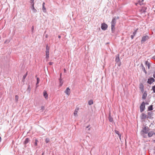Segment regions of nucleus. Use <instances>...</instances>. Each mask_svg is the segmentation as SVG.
Masks as SVG:
<instances>
[{"instance_id": "f257e3e1", "label": "nucleus", "mask_w": 155, "mask_h": 155, "mask_svg": "<svg viewBox=\"0 0 155 155\" xmlns=\"http://www.w3.org/2000/svg\"><path fill=\"white\" fill-rule=\"evenodd\" d=\"M119 18L118 16L114 17L112 19L111 21V25L115 26L116 23V21L117 19H119Z\"/></svg>"}, {"instance_id": "f03ea898", "label": "nucleus", "mask_w": 155, "mask_h": 155, "mask_svg": "<svg viewBox=\"0 0 155 155\" xmlns=\"http://www.w3.org/2000/svg\"><path fill=\"white\" fill-rule=\"evenodd\" d=\"M145 108V105L144 102H143L141 104L140 106V111L141 112H142L144 110Z\"/></svg>"}, {"instance_id": "7ed1b4c3", "label": "nucleus", "mask_w": 155, "mask_h": 155, "mask_svg": "<svg viewBox=\"0 0 155 155\" xmlns=\"http://www.w3.org/2000/svg\"><path fill=\"white\" fill-rule=\"evenodd\" d=\"M148 127H145L143 128V130L141 131V133H145L147 134L148 133Z\"/></svg>"}, {"instance_id": "20e7f679", "label": "nucleus", "mask_w": 155, "mask_h": 155, "mask_svg": "<svg viewBox=\"0 0 155 155\" xmlns=\"http://www.w3.org/2000/svg\"><path fill=\"white\" fill-rule=\"evenodd\" d=\"M149 39V37L147 35H146L143 37L142 38L141 42L143 43Z\"/></svg>"}, {"instance_id": "39448f33", "label": "nucleus", "mask_w": 155, "mask_h": 155, "mask_svg": "<svg viewBox=\"0 0 155 155\" xmlns=\"http://www.w3.org/2000/svg\"><path fill=\"white\" fill-rule=\"evenodd\" d=\"M107 25L105 23L101 24V28L103 30H105L107 28Z\"/></svg>"}, {"instance_id": "423d86ee", "label": "nucleus", "mask_w": 155, "mask_h": 155, "mask_svg": "<svg viewBox=\"0 0 155 155\" xmlns=\"http://www.w3.org/2000/svg\"><path fill=\"white\" fill-rule=\"evenodd\" d=\"M155 80L153 78H151L149 79H148L147 81V83L149 84H152L153 82L155 81Z\"/></svg>"}, {"instance_id": "0eeeda50", "label": "nucleus", "mask_w": 155, "mask_h": 155, "mask_svg": "<svg viewBox=\"0 0 155 155\" xmlns=\"http://www.w3.org/2000/svg\"><path fill=\"white\" fill-rule=\"evenodd\" d=\"M64 93L68 95H69L70 93V90L69 87H67L64 91Z\"/></svg>"}, {"instance_id": "6e6552de", "label": "nucleus", "mask_w": 155, "mask_h": 155, "mask_svg": "<svg viewBox=\"0 0 155 155\" xmlns=\"http://www.w3.org/2000/svg\"><path fill=\"white\" fill-rule=\"evenodd\" d=\"M140 118L142 120H144L147 118V116L144 113H142L140 116Z\"/></svg>"}, {"instance_id": "1a4fd4ad", "label": "nucleus", "mask_w": 155, "mask_h": 155, "mask_svg": "<svg viewBox=\"0 0 155 155\" xmlns=\"http://www.w3.org/2000/svg\"><path fill=\"white\" fill-rule=\"evenodd\" d=\"M148 116H147V118H150L153 115V112L152 111L149 112L147 113Z\"/></svg>"}, {"instance_id": "9d476101", "label": "nucleus", "mask_w": 155, "mask_h": 155, "mask_svg": "<svg viewBox=\"0 0 155 155\" xmlns=\"http://www.w3.org/2000/svg\"><path fill=\"white\" fill-rule=\"evenodd\" d=\"M139 87L141 91L143 92L144 91V86L143 84H142L141 83L140 84Z\"/></svg>"}, {"instance_id": "9b49d317", "label": "nucleus", "mask_w": 155, "mask_h": 155, "mask_svg": "<svg viewBox=\"0 0 155 155\" xmlns=\"http://www.w3.org/2000/svg\"><path fill=\"white\" fill-rule=\"evenodd\" d=\"M45 2H43L42 4V10L44 12H46V9L45 7Z\"/></svg>"}, {"instance_id": "f8f14e48", "label": "nucleus", "mask_w": 155, "mask_h": 155, "mask_svg": "<svg viewBox=\"0 0 155 155\" xmlns=\"http://www.w3.org/2000/svg\"><path fill=\"white\" fill-rule=\"evenodd\" d=\"M48 94L47 93L46 91H44L43 92V96L46 99H48Z\"/></svg>"}, {"instance_id": "ddd939ff", "label": "nucleus", "mask_w": 155, "mask_h": 155, "mask_svg": "<svg viewBox=\"0 0 155 155\" xmlns=\"http://www.w3.org/2000/svg\"><path fill=\"white\" fill-rule=\"evenodd\" d=\"M78 110H79L78 108H76L75 109L74 111V115L75 116H77V113H78Z\"/></svg>"}, {"instance_id": "4468645a", "label": "nucleus", "mask_w": 155, "mask_h": 155, "mask_svg": "<svg viewBox=\"0 0 155 155\" xmlns=\"http://www.w3.org/2000/svg\"><path fill=\"white\" fill-rule=\"evenodd\" d=\"M31 8L32 9L33 11V12L34 13H36L37 12V11L36 9H35V7H34V4H32Z\"/></svg>"}, {"instance_id": "2eb2a0df", "label": "nucleus", "mask_w": 155, "mask_h": 155, "mask_svg": "<svg viewBox=\"0 0 155 155\" xmlns=\"http://www.w3.org/2000/svg\"><path fill=\"white\" fill-rule=\"evenodd\" d=\"M147 94L146 92H144L142 98L143 99L145 100L146 99L147 96Z\"/></svg>"}, {"instance_id": "dca6fc26", "label": "nucleus", "mask_w": 155, "mask_h": 155, "mask_svg": "<svg viewBox=\"0 0 155 155\" xmlns=\"http://www.w3.org/2000/svg\"><path fill=\"white\" fill-rule=\"evenodd\" d=\"M119 61H120L119 55L118 54L116 56L115 61L117 62H118Z\"/></svg>"}, {"instance_id": "f3484780", "label": "nucleus", "mask_w": 155, "mask_h": 155, "mask_svg": "<svg viewBox=\"0 0 155 155\" xmlns=\"http://www.w3.org/2000/svg\"><path fill=\"white\" fill-rule=\"evenodd\" d=\"M29 141H30V140L28 138H26L25 139V141L24 142V144H27L28 142H29Z\"/></svg>"}, {"instance_id": "a211bd4d", "label": "nucleus", "mask_w": 155, "mask_h": 155, "mask_svg": "<svg viewBox=\"0 0 155 155\" xmlns=\"http://www.w3.org/2000/svg\"><path fill=\"white\" fill-rule=\"evenodd\" d=\"M46 58H48L49 57V51H46Z\"/></svg>"}, {"instance_id": "6ab92c4d", "label": "nucleus", "mask_w": 155, "mask_h": 155, "mask_svg": "<svg viewBox=\"0 0 155 155\" xmlns=\"http://www.w3.org/2000/svg\"><path fill=\"white\" fill-rule=\"evenodd\" d=\"M143 0H141V1H139L138 3L136 4V5H137L138 4H140V5H142L143 4Z\"/></svg>"}, {"instance_id": "aec40b11", "label": "nucleus", "mask_w": 155, "mask_h": 155, "mask_svg": "<svg viewBox=\"0 0 155 155\" xmlns=\"http://www.w3.org/2000/svg\"><path fill=\"white\" fill-rule=\"evenodd\" d=\"M148 110L151 111L153 110V106L152 105H151L148 107Z\"/></svg>"}, {"instance_id": "412c9836", "label": "nucleus", "mask_w": 155, "mask_h": 155, "mask_svg": "<svg viewBox=\"0 0 155 155\" xmlns=\"http://www.w3.org/2000/svg\"><path fill=\"white\" fill-rule=\"evenodd\" d=\"M61 74L60 78L59 79V80L60 81V86H61L63 84V82L62 81V80L61 79Z\"/></svg>"}, {"instance_id": "4be33fe9", "label": "nucleus", "mask_w": 155, "mask_h": 155, "mask_svg": "<svg viewBox=\"0 0 155 155\" xmlns=\"http://www.w3.org/2000/svg\"><path fill=\"white\" fill-rule=\"evenodd\" d=\"M154 133L153 132H149L148 134V136L149 137H150L152 136L153 134Z\"/></svg>"}, {"instance_id": "5701e85b", "label": "nucleus", "mask_w": 155, "mask_h": 155, "mask_svg": "<svg viewBox=\"0 0 155 155\" xmlns=\"http://www.w3.org/2000/svg\"><path fill=\"white\" fill-rule=\"evenodd\" d=\"M147 9V8L146 7H144L142 8V9L141 10V13H145L146 11L145 10H146Z\"/></svg>"}, {"instance_id": "b1692460", "label": "nucleus", "mask_w": 155, "mask_h": 155, "mask_svg": "<svg viewBox=\"0 0 155 155\" xmlns=\"http://www.w3.org/2000/svg\"><path fill=\"white\" fill-rule=\"evenodd\" d=\"M27 75V72H26V73L23 75V79H22V81L24 82L25 81V78H26V77Z\"/></svg>"}, {"instance_id": "393cba45", "label": "nucleus", "mask_w": 155, "mask_h": 155, "mask_svg": "<svg viewBox=\"0 0 155 155\" xmlns=\"http://www.w3.org/2000/svg\"><path fill=\"white\" fill-rule=\"evenodd\" d=\"M145 64L147 66L148 68L149 69L150 68V64L147 61H146L145 62Z\"/></svg>"}, {"instance_id": "a878e982", "label": "nucleus", "mask_w": 155, "mask_h": 155, "mask_svg": "<svg viewBox=\"0 0 155 155\" xmlns=\"http://www.w3.org/2000/svg\"><path fill=\"white\" fill-rule=\"evenodd\" d=\"M39 79L38 78H37V82H36V87H37L38 86V84L39 83Z\"/></svg>"}, {"instance_id": "bb28decb", "label": "nucleus", "mask_w": 155, "mask_h": 155, "mask_svg": "<svg viewBox=\"0 0 155 155\" xmlns=\"http://www.w3.org/2000/svg\"><path fill=\"white\" fill-rule=\"evenodd\" d=\"M93 103V102L92 100H91L89 101L88 102V104L89 105H91Z\"/></svg>"}, {"instance_id": "cd10ccee", "label": "nucleus", "mask_w": 155, "mask_h": 155, "mask_svg": "<svg viewBox=\"0 0 155 155\" xmlns=\"http://www.w3.org/2000/svg\"><path fill=\"white\" fill-rule=\"evenodd\" d=\"M111 30L112 32H114L115 30V26L111 25Z\"/></svg>"}, {"instance_id": "c85d7f7f", "label": "nucleus", "mask_w": 155, "mask_h": 155, "mask_svg": "<svg viewBox=\"0 0 155 155\" xmlns=\"http://www.w3.org/2000/svg\"><path fill=\"white\" fill-rule=\"evenodd\" d=\"M109 120L110 122H112L113 120V119L112 117H111L110 114L109 115Z\"/></svg>"}, {"instance_id": "c756f323", "label": "nucleus", "mask_w": 155, "mask_h": 155, "mask_svg": "<svg viewBox=\"0 0 155 155\" xmlns=\"http://www.w3.org/2000/svg\"><path fill=\"white\" fill-rule=\"evenodd\" d=\"M38 142V140L37 139H35V145L37 146V142Z\"/></svg>"}, {"instance_id": "7c9ffc66", "label": "nucleus", "mask_w": 155, "mask_h": 155, "mask_svg": "<svg viewBox=\"0 0 155 155\" xmlns=\"http://www.w3.org/2000/svg\"><path fill=\"white\" fill-rule=\"evenodd\" d=\"M142 70H143V71L146 74L147 73V71H146L145 68L144 67H143L142 68Z\"/></svg>"}, {"instance_id": "2f4dec72", "label": "nucleus", "mask_w": 155, "mask_h": 155, "mask_svg": "<svg viewBox=\"0 0 155 155\" xmlns=\"http://www.w3.org/2000/svg\"><path fill=\"white\" fill-rule=\"evenodd\" d=\"M49 139L48 138H46L45 141L46 143H47L49 142Z\"/></svg>"}, {"instance_id": "473e14b6", "label": "nucleus", "mask_w": 155, "mask_h": 155, "mask_svg": "<svg viewBox=\"0 0 155 155\" xmlns=\"http://www.w3.org/2000/svg\"><path fill=\"white\" fill-rule=\"evenodd\" d=\"M18 95H16L15 96V100L16 101H18Z\"/></svg>"}, {"instance_id": "72a5a7b5", "label": "nucleus", "mask_w": 155, "mask_h": 155, "mask_svg": "<svg viewBox=\"0 0 155 155\" xmlns=\"http://www.w3.org/2000/svg\"><path fill=\"white\" fill-rule=\"evenodd\" d=\"M49 48L48 46L47 45L46 46V51H49Z\"/></svg>"}, {"instance_id": "f704fd0d", "label": "nucleus", "mask_w": 155, "mask_h": 155, "mask_svg": "<svg viewBox=\"0 0 155 155\" xmlns=\"http://www.w3.org/2000/svg\"><path fill=\"white\" fill-rule=\"evenodd\" d=\"M114 131H115V132L116 134H118V135H119V134H120V133H119V131L116 130H114Z\"/></svg>"}, {"instance_id": "c9c22d12", "label": "nucleus", "mask_w": 155, "mask_h": 155, "mask_svg": "<svg viewBox=\"0 0 155 155\" xmlns=\"http://www.w3.org/2000/svg\"><path fill=\"white\" fill-rule=\"evenodd\" d=\"M10 41V40H6L5 42V43H8Z\"/></svg>"}, {"instance_id": "e433bc0d", "label": "nucleus", "mask_w": 155, "mask_h": 155, "mask_svg": "<svg viewBox=\"0 0 155 155\" xmlns=\"http://www.w3.org/2000/svg\"><path fill=\"white\" fill-rule=\"evenodd\" d=\"M152 90L153 91V92L155 93V86H153Z\"/></svg>"}, {"instance_id": "4c0bfd02", "label": "nucleus", "mask_w": 155, "mask_h": 155, "mask_svg": "<svg viewBox=\"0 0 155 155\" xmlns=\"http://www.w3.org/2000/svg\"><path fill=\"white\" fill-rule=\"evenodd\" d=\"M137 30H138L137 29V30H136L133 33V35H134L135 36V35L136 34V33H137Z\"/></svg>"}, {"instance_id": "58836bf2", "label": "nucleus", "mask_w": 155, "mask_h": 155, "mask_svg": "<svg viewBox=\"0 0 155 155\" xmlns=\"http://www.w3.org/2000/svg\"><path fill=\"white\" fill-rule=\"evenodd\" d=\"M34 0H30V2L32 4H34Z\"/></svg>"}, {"instance_id": "ea45409f", "label": "nucleus", "mask_w": 155, "mask_h": 155, "mask_svg": "<svg viewBox=\"0 0 155 155\" xmlns=\"http://www.w3.org/2000/svg\"><path fill=\"white\" fill-rule=\"evenodd\" d=\"M90 126V125H89L88 126H87L86 127V129L88 128V129H87L88 130H90V128H89Z\"/></svg>"}, {"instance_id": "a19ab883", "label": "nucleus", "mask_w": 155, "mask_h": 155, "mask_svg": "<svg viewBox=\"0 0 155 155\" xmlns=\"http://www.w3.org/2000/svg\"><path fill=\"white\" fill-rule=\"evenodd\" d=\"M34 26H32L31 27V31L32 32H33V30H34Z\"/></svg>"}, {"instance_id": "79ce46f5", "label": "nucleus", "mask_w": 155, "mask_h": 155, "mask_svg": "<svg viewBox=\"0 0 155 155\" xmlns=\"http://www.w3.org/2000/svg\"><path fill=\"white\" fill-rule=\"evenodd\" d=\"M30 85H28V90H29V91L30 90Z\"/></svg>"}, {"instance_id": "37998d69", "label": "nucleus", "mask_w": 155, "mask_h": 155, "mask_svg": "<svg viewBox=\"0 0 155 155\" xmlns=\"http://www.w3.org/2000/svg\"><path fill=\"white\" fill-rule=\"evenodd\" d=\"M49 64L50 65H51L53 64V62H50L49 63Z\"/></svg>"}, {"instance_id": "c03bdc74", "label": "nucleus", "mask_w": 155, "mask_h": 155, "mask_svg": "<svg viewBox=\"0 0 155 155\" xmlns=\"http://www.w3.org/2000/svg\"><path fill=\"white\" fill-rule=\"evenodd\" d=\"M44 109V106H42L41 107V110H42Z\"/></svg>"}, {"instance_id": "a18cd8bd", "label": "nucleus", "mask_w": 155, "mask_h": 155, "mask_svg": "<svg viewBox=\"0 0 155 155\" xmlns=\"http://www.w3.org/2000/svg\"><path fill=\"white\" fill-rule=\"evenodd\" d=\"M118 135L119 136V138H120V140H121V134H120L119 135Z\"/></svg>"}, {"instance_id": "49530a36", "label": "nucleus", "mask_w": 155, "mask_h": 155, "mask_svg": "<svg viewBox=\"0 0 155 155\" xmlns=\"http://www.w3.org/2000/svg\"><path fill=\"white\" fill-rule=\"evenodd\" d=\"M134 35H131V39H133V38H134Z\"/></svg>"}, {"instance_id": "de8ad7c7", "label": "nucleus", "mask_w": 155, "mask_h": 155, "mask_svg": "<svg viewBox=\"0 0 155 155\" xmlns=\"http://www.w3.org/2000/svg\"><path fill=\"white\" fill-rule=\"evenodd\" d=\"M153 76L155 78V71L153 73Z\"/></svg>"}, {"instance_id": "09e8293b", "label": "nucleus", "mask_w": 155, "mask_h": 155, "mask_svg": "<svg viewBox=\"0 0 155 155\" xmlns=\"http://www.w3.org/2000/svg\"><path fill=\"white\" fill-rule=\"evenodd\" d=\"M152 58H153V59H154L155 60V56H153L152 57Z\"/></svg>"}, {"instance_id": "8fccbe9b", "label": "nucleus", "mask_w": 155, "mask_h": 155, "mask_svg": "<svg viewBox=\"0 0 155 155\" xmlns=\"http://www.w3.org/2000/svg\"><path fill=\"white\" fill-rule=\"evenodd\" d=\"M64 72H66V70L65 69H64Z\"/></svg>"}, {"instance_id": "3c124183", "label": "nucleus", "mask_w": 155, "mask_h": 155, "mask_svg": "<svg viewBox=\"0 0 155 155\" xmlns=\"http://www.w3.org/2000/svg\"><path fill=\"white\" fill-rule=\"evenodd\" d=\"M141 66H142V68L143 67H144L142 64H141Z\"/></svg>"}, {"instance_id": "603ef678", "label": "nucleus", "mask_w": 155, "mask_h": 155, "mask_svg": "<svg viewBox=\"0 0 155 155\" xmlns=\"http://www.w3.org/2000/svg\"><path fill=\"white\" fill-rule=\"evenodd\" d=\"M58 37L59 38H60L61 37V36L60 35H59L58 36Z\"/></svg>"}, {"instance_id": "864d4df0", "label": "nucleus", "mask_w": 155, "mask_h": 155, "mask_svg": "<svg viewBox=\"0 0 155 155\" xmlns=\"http://www.w3.org/2000/svg\"><path fill=\"white\" fill-rule=\"evenodd\" d=\"M44 154H45V153L44 152H43L42 154V155H44Z\"/></svg>"}, {"instance_id": "5fc2aeb1", "label": "nucleus", "mask_w": 155, "mask_h": 155, "mask_svg": "<svg viewBox=\"0 0 155 155\" xmlns=\"http://www.w3.org/2000/svg\"><path fill=\"white\" fill-rule=\"evenodd\" d=\"M1 140H2V138H1V137H0V142L1 141Z\"/></svg>"}, {"instance_id": "6e6d98bb", "label": "nucleus", "mask_w": 155, "mask_h": 155, "mask_svg": "<svg viewBox=\"0 0 155 155\" xmlns=\"http://www.w3.org/2000/svg\"><path fill=\"white\" fill-rule=\"evenodd\" d=\"M154 150H155V147H154Z\"/></svg>"}, {"instance_id": "4d7b16f0", "label": "nucleus", "mask_w": 155, "mask_h": 155, "mask_svg": "<svg viewBox=\"0 0 155 155\" xmlns=\"http://www.w3.org/2000/svg\"><path fill=\"white\" fill-rule=\"evenodd\" d=\"M154 135H155V133H154Z\"/></svg>"}, {"instance_id": "13d9d810", "label": "nucleus", "mask_w": 155, "mask_h": 155, "mask_svg": "<svg viewBox=\"0 0 155 155\" xmlns=\"http://www.w3.org/2000/svg\"><path fill=\"white\" fill-rule=\"evenodd\" d=\"M154 141H155V140H154Z\"/></svg>"}]
</instances>
